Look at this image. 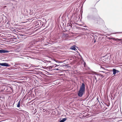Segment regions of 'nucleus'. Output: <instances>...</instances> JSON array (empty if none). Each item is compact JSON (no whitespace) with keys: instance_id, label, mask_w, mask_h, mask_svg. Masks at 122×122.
<instances>
[{"instance_id":"1","label":"nucleus","mask_w":122,"mask_h":122,"mask_svg":"<svg viewBox=\"0 0 122 122\" xmlns=\"http://www.w3.org/2000/svg\"><path fill=\"white\" fill-rule=\"evenodd\" d=\"M85 86L84 84L83 83L80 87L79 90L78 92V95L79 97H81L83 95L84 92L85 91Z\"/></svg>"},{"instance_id":"2","label":"nucleus","mask_w":122,"mask_h":122,"mask_svg":"<svg viewBox=\"0 0 122 122\" xmlns=\"http://www.w3.org/2000/svg\"><path fill=\"white\" fill-rule=\"evenodd\" d=\"M87 18L88 20L93 19L94 20L96 19V17L92 15H89L87 17Z\"/></svg>"},{"instance_id":"3","label":"nucleus","mask_w":122,"mask_h":122,"mask_svg":"<svg viewBox=\"0 0 122 122\" xmlns=\"http://www.w3.org/2000/svg\"><path fill=\"white\" fill-rule=\"evenodd\" d=\"M112 71L113 72V74L114 75L116 74H117V75L118 74L119 72V71L114 69H112Z\"/></svg>"},{"instance_id":"4","label":"nucleus","mask_w":122,"mask_h":122,"mask_svg":"<svg viewBox=\"0 0 122 122\" xmlns=\"http://www.w3.org/2000/svg\"><path fill=\"white\" fill-rule=\"evenodd\" d=\"M10 52V51L7 50H0V53H9Z\"/></svg>"},{"instance_id":"5","label":"nucleus","mask_w":122,"mask_h":122,"mask_svg":"<svg viewBox=\"0 0 122 122\" xmlns=\"http://www.w3.org/2000/svg\"><path fill=\"white\" fill-rule=\"evenodd\" d=\"M79 19V18L78 16L77 15H76L74 16L73 21H77Z\"/></svg>"},{"instance_id":"6","label":"nucleus","mask_w":122,"mask_h":122,"mask_svg":"<svg viewBox=\"0 0 122 122\" xmlns=\"http://www.w3.org/2000/svg\"><path fill=\"white\" fill-rule=\"evenodd\" d=\"M1 66H9V64L8 63H2Z\"/></svg>"},{"instance_id":"7","label":"nucleus","mask_w":122,"mask_h":122,"mask_svg":"<svg viewBox=\"0 0 122 122\" xmlns=\"http://www.w3.org/2000/svg\"><path fill=\"white\" fill-rule=\"evenodd\" d=\"M67 118H63L59 122H64L67 120Z\"/></svg>"},{"instance_id":"8","label":"nucleus","mask_w":122,"mask_h":122,"mask_svg":"<svg viewBox=\"0 0 122 122\" xmlns=\"http://www.w3.org/2000/svg\"><path fill=\"white\" fill-rule=\"evenodd\" d=\"M71 49L75 50H77L75 48V45H74L73 46H71Z\"/></svg>"},{"instance_id":"9","label":"nucleus","mask_w":122,"mask_h":122,"mask_svg":"<svg viewBox=\"0 0 122 122\" xmlns=\"http://www.w3.org/2000/svg\"><path fill=\"white\" fill-rule=\"evenodd\" d=\"M111 39H112L114 41H118V40H121V39H120L118 38L115 39V38H112Z\"/></svg>"},{"instance_id":"10","label":"nucleus","mask_w":122,"mask_h":122,"mask_svg":"<svg viewBox=\"0 0 122 122\" xmlns=\"http://www.w3.org/2000/svg\"><path fill=\"white\" fill-rule=\"evenodd\" d=\"M20 100L18 102V104L17 106V107H19L20 106Z\"/></svg>"},{"instance_id":"11","label":"nucleus","mask_w":122,"mask_h":122,"mask_svg":"<svg viewBox=\"0 0 122 122\" xmlns=\"http://www.w3.org/2000/svg\"><path fill=\"white\" fill-rule=\"evenodd\" d=\"M93 11H94L97 14V10L96 9H95V8H94L93 9Z\"/></svg>"},{"instance_id":"12","label":"nucleus","mask_w":122,"mask_h":122,"mask_svg":"<svg viewBox=\"0 0 122 122\" xmlns=\"http://www.w3.org/2000/svg\"><path fill=\"white\" fill-rule=\"evenodd\" d=\"M94 73L95 75H96L97 76H100V74H98L96 72H94Z\"/></svg>"},{"instance_id":"13","label":"nucleus","mask_w":122,"mask_h":122,"mask_svg":"<svg viewBox=\"0 0 122 122\" xmlns=\"http://www.w3.org/2000/svg\"><path fill=\"white\" fill-rule=\"evenodd\" d=\"M54 66H51L49 67V69H51L52 68V67Z\"/></svg>"},{"instance_id":"14","label":"nucleus","mask_w":122,"mask_h":122,"mask_svg":"<svg viewBox=\"0 0 122 122\" xmlns=\"http://www.w3.org/2000/svg\"><path fill=\"white\" fill-rule=\"evenodd\" d=\"M100 76L103 78L104 77V76L100 74Z\"/></svg>"},{"instance_id":"15","label":"nucleus","mask_w":122,"mask_h":122,"mask_svg":"<svg viewBox=\"0 0 122 122\" xmlns=\"http://www.w3.org/2000/svg\"><path fill=\"white\" fill-rule=\"evenodd\" d=\"M55 61H56V62H58V63H60V61H57V60H55Z\"/></svg>"},{"instance_id":"16","label":"nucleus","mask_w":122,"mask_h":122,"mask_svg":"<svg viewBox=\"0 0 122 122\" xmlns=\"http://www.w3.org/2000/svg\"><path fill=\"white\" fill-rule=\"evenodd\" d=\"M84 62V66H85L86 65V63L84 61L83 62Z\"/></svg>"},{"instance_id":"17","label":"nucleus","mask_w":122,"mask_h":122,"mask_svg":"<svg viewBox=\"0 0 122 122\" xmlns=\"http://www.w3.org/2000/svg\"><path fill=\"white\" fill-rule=\"evenodd\" d=\"M94 77L95 78V80L97 81V78H96V76H94Z\"/></svg>"},{"instance_id":"18","label":"nucleus","mask_w":122,"mask_h":122,"mask_svg":"<svg viewBox=\"0 0 122 122\" xmlns=\"http://www.w3.org/2000/svg\"><path fill=\"white\" fill-rule=\"evenodd\" d=\"M118 122H122V120H120L118 121Z\"/></svg>"},{"instance_id":"19","label":"nucleus","mask_w":122,"mask_h":122,"mask_svg":"<svg viewBox=\"0 0 122 122\" xmlns=\"http://www.w3.org/2000/svg\"><path fill=\"white\" fill-rule=\"evenodd\" d=\"M54 70H59V69H55Z\"/></svg>"},{"instance_id":"20","label":"nucleus","mask_w":122,"mask_h":122,"mask_svg":"<svg viewBox=\"0 0 122 122\" xmlns=\"http://www.w3.org/2000/svg\"><path fill=\"white\" fill-rule=\"evenodd\" d=\"M55 65L56 66H59L58 65H56V64H55Z\"/></svg>"},{"instance_id":"21","label":"nucleus","mask_w":122,"mask_h":122,"mask_svg":"<svg viewBox=\"0 0 122 122\" xmlns=\"http://www.w3.org/2000/svg\"><path fill=\"white\" fill-rule=\"evenodd\" d=\"M119 33H122V32H118Z\"/></svg>"},{"instance_id":"22","label":"nucleus","mask_w":122,"mask_h":122,"mask_svg":"<svg viewBox=\"0 0 122 122\" xmlns=\"http://www.w3.org/2000/svg\"><path fill=\"white\" fill-rule=\"evenodd\" d=\"M53 66H54L53 67H56V66L55 65H53Z\"/></svg>"},{"instance_id":"23","label":"nucleus","mask_w":122,"mask_h":122,"mask_svg":"<svg viewBox=\"0 0 122 122\" xmlns=\"http://www.w3.org/2000/svg\"><path fill=\"white\" fill-rule=\"evenodd\" d=\"M101 72H103V73H105V72H104V71H100Z\"/></svg>"},{"instance_id":"24","label":"nucleus","mask_w":122,"mask_h":122,"mask_svg":"<svg viewBox=\"0 0 122 122\" xmlns=\"http://www.w3.org/2000/svg\"><path fill=\"white\" fill-rule=\"evenodd\" d=\"M19 51H20L19 50H18V51L17 50H17H16V51H17V52H19Z\"/></svg>"},{"instance_id":"25","label":"nucleus","mask_w":122,"mask_h":122,"mask_svg":"<svg viewBox=\"0 0 122 122\" xmlns=\"http://www.w3.org/2000/svg\"><path fill=\"white\" fill-rule=\"evenodd\" d=\"M70 26V27H71V26L70 25H68V26Z\"/></svg>"},{"instance_id":"26","label":"nucleus","mask_w":122,"mask_h":122,"mask_svg":"<svg viewBox=\"0 0 122 122\" xmlns=\"http://www.w3.org/2000/svg\"><path fill=\"white\" fill-rule=\"evenodd\" d=\"M73 15L71 17V18H72V17H73Z\"/></svg>"},{"instance_id":"27","label":"nucleus","mask_w":122,"mask_h":122,"mask_svg":"<svg viewBox=\"0 0 122 122\" xmlns=\"http://www.w3.org/2000/svg\"><path fill=\"white\" fill-rule=\"evenodd\" d=\"M1 64H2V63H0V65L1 66Z\"/></svg>"},{"instance_id":"28","label":"nucleus","mask_w":122,"mask_h":122,"mask_svg":"<svg viewBox=\"0 0 122 122\" xmlns=\"http://www.w3.org/2000/svg\"><path fill=\"white\" fill-rule=\"evenodd\" d=\"M102 68L103 69H104V68H102Z\"/></svg>"},{"instance_id":"29","label":"nucleus","mask_w":122,"mask_h":122,"mask_svg":"<svg viewBox=\"0 0 122 122\" xmlns=\"http://www.w3.org/2000/svg\"><path fill=\"white\" fill-rule=\"evenodd\" d=\"M49 61L50 62H51V61Z\"/></svg>"},{"instance_id":"30","label":"nucleus","mask_w":122,"mask_h":122,"mask_svg":"<svg viewBox=\"0 0 122 122\" xmlns=\"http://www.w3.org/2000/svg\"><path fill=\"white\" fill-rule=\"evenodd\" d=\"M121 39V41L122 40V39Z\"/></svg>"},{"instance_id":"31","label":"nucleus","mask_w":122,"mask_h":122,"mask_svg":"<svg viewBox=\"0 0 122 122\" xmlns=\"http://www.w3.org/2000/svg\"><path fill=\"white\" fill-rule=\"evenodd\" d=\"M95 42V41H94V42Z\"/></svg>"},{"instance_id":"32","label":"nucleus","mask_w":122,"mask_h":122,"mask_svg":"<svg viewBox=\"0 0 122 122\" xmlns=\"http://www.w3.org/2000/svg\"><path fill=\"white\" fill-rule=\"evenodd\" d=\"M1 67L0 66V68Z\"/></svg>"}]
</instances>
